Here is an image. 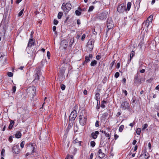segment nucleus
Returning <instances> with one entry per match:
<instances>
[{"label":"nucleus","mask_w":159,"mask_h":159,"mask_svg":"<svg viewBox=\"0 0 159 159\" xmlns=\"http://www.w3.org/2000/svg\"><path fill=\"white\" fill-rule=\"evenodd\" d=\"M97 61L96 60H94L92 61L91 63V66H94L97 64Z\"/></svg>","instance_id":"obj_27"},{"label":"nucleus","mask_w":159,"mask_h":159,"mask_svg":"<svg viewBox=\"0 0 159 159\" xmlns=\"http://www.w3.org/2000/svg\"><path fill=\"white\" fill-rule=\"evenodd\" d=\"M73 156L72 155H68L65 159H73Z\"/></svg>","instance_id":"obj_38"},{"label":"nucleus","mask_w":159,"mask_h":159,"mask_svg":"<svg viewBox=\"0 0 159 159\" xmlns=\"http://www.w3.org/2000/svg\"><path fill=\"white\" fill-rule=\"evenodd\" d=\"M24 11V9H23L19 12V13L18 14V16H20L22 15L23 12Z\"/></svg>","instance_id":"obj_43"},{"label":"nucleus","mask_w":159,"mask_h":159,"mask_svg":"<svg viewBox=\"0 0 159 159\" xmlns=\"http://www.w3.org/2000/svg\"><path fill=\"white\" fill-rule=\"evenodd\" d=\"M141 131V129L140 128H138L137 129L136 133L138 135H139Z\"/></svg>","instance_id":"obj_40"},{"label":"nucleus","mask_w":159,"mask_h":159,"mask_svg":"<svg viewBox=\"0 0 159 159\" xmlns=\"http://www.w3.org/2000/svg\"><path fill=\"white\" fill-rule=\"evenodd\" d=\"M107 102V101L105 100H103L102 102L101 103V107L103 108L105 107V106L104 105L105 103H106Z\"/></svg>","instance_id":"obj_25"},{"label":"nucleus","mask_w":159,"mask_h":159,"mask_svg":"<svg viewBox=\"0 0 159 159\" xmlns=\"http://www.w3.org/2000/svg\"><path fill=\"white\" fill-rule=\"evenodd\" d=\"M150 23L148 21V22L146 20L145 21L143 24V30H144V29H145V30L147 31Z\"/></svg>","instance_id":"obj_12"},{"label":"nucleus","mask_w":159,"mask_h":159,"mask_svg":"<svg viewBox=\"0 0 159 159\" xmlns=\"http://www.w3.org/2000/svg\"><path fill=\"white\" fill-rule=\"evenodd\" d=\"M9 141L10 142H11L12 141V136H10L9 138Z\"/></svg>","instance_id":"obj_59"},{"label":"nucleus","mask_w":159,"mask_h":159,"mask_svg":"<svg viewBox=\"0 0 159 159\" xmlns=\"http://www.w3.org/2000/svg\"><path fill=\"white\" fill-rule=\"evenodd\" d=\"M115 60L113 61L111 63L110 65H111V69H112V67H113V66L114 65V64L115 63Z\"/></svg>","instance_id":"obj_50"},{"label":"nucleus","mask_w":159,"mask_h":159,"mask_svg":"<svg viewBox=\"0 0 159 159\" xmlns=\"http://www.w3.org/2000/svg\"><path fill=\"white\" fill-rule=\"evenodd\" d=\"M99 121H96L95 124V126H96V127H98L99 126Z\"/></svg>","instance_id":"obj_55"},{"label":"nucleus","mask_w":159,"mask_h":159,"mask_svg":"<svg viewBox=\"0 0 159 159\" xmlns=\"http://www.w3.org/2000/svg\"><path fill=\"white\" fill-rule=\"evenodd\" d=\"M25 144V141H22L20 143V146L21 148L24 147V145Z\"/></svg>","instance_id":"obj_44"},{"label":"nucleus","mask_w":159,"mask_h":159,"mask_svg":"<svg viewBox=\"0 0 159 159\" xmlns=\"http://www.w3.org/2000/svg\"><path fill=\"white\" fill-rule=\"evenodd\" d=\"M47 56L48 59H49L50 57V54L49 51H48L47 52Z\"/></svg>","instance_id":"obj_56"},{"label":"nucleus","mask_w":159,"mask_h":159,"mask_svg":"<svg viewBox=\"0 0 159 159\" xmlns=\"http://www.w3.org/2000/svg\"><path fill=\"white\" fill-rule=\"evenodd\" d=\"M78 10H79L81 12V11H86V9L85 8H82L80 7H78Z\"/></svg>","instance_id":"obj_33"},{"label":"nucleus","mask_w":159,"mask_h":159,"mask_svg":"<svg viewBox=\"0 0 159 159\" xmlns=\"http://www.w3.org/2000/svg\"><path fill=\"white\" fill-rule=\"evenodd\" d=\"M87 118L83 114H80L79 116V121L80 124L82 126H84L86 123Z\"/></svg>","instance_id":"obj_4"},{"label":"nucleus","mask_w":159,"mask_h":159,"mask_svg":"<svg viewBox=\"0 0 159 159\" xmlns=\"http://www.w3.org/2000/svg\"><path fill=\"white\" fill-rule=\"evenodd\" d=\"M134 83L136 84L141 83V80L140 77V73L138 72L136 75L134 80Z\"/></svg>","instance_id":"obj_9"},{"label":"nucleus","mask_w":159,"mask_h":159,"mask_svg":"<svg viewBox=\"0 0 159 159\" xmlns=\"http://www.w3.org/2000/svg\"><path fill=\"white\" fill-rule=\"evenodd\" d=\"M77 116V112L76 111L74 110L72 111L69 116V120L73 122L76 118Z\"/></svg>","instance_id":"obj_5"},{"label":"nucleus","mask_w":159,"mask_h":159,"mask_svg":"<svg viewBox=\"0 0 159 159\" xmlns=\"http://www.w3.org/2000/svg\"><path fill=\"white\" fill-rule=\"evenodd\" d=\"M117 10L120 13H123L125 11H126L127 9L125 6L123 4H121L118 6Z\"/></svg>","instance_id":"obj_7"},{"label":"nucleus","mask_w":159,"mask_h":159,"mask_svg":"<svg viewBox=\"0 0 159 159\" xmlns=\"http://www.w3.org/2000/svg\"><path fill=\"white\" fill-rule=\"evenodd\" d=\"M93 153H92L91 154H90V156L89 158V159H92L93 157Z\"/></svg>","instance_id":"obj_60"},{"label":"nucleus","mask_w":159,"mask_h":159,"mask_svg":"<svg viewBox=\"0 0 159 159\" xmlns=\"http://www.w3.org/2000/svg\"><path fill=\"white\" fill-rule=\"evenodd\" d=\"M28 92L30 93L33 96L31 100L32 101H34V97L36 95V90L35 87L34 86H31L29 87L27 89Z\"/></svg>","instance_id":"obj_1"},{"label":"nucleus","mask_w":159,"mask_h":159,"mask_svg":"<svg viewBox=\"0 0 159 159\" xmlns=\"http://www.w3.org/2000/svg\"><path fill=\"white\" fill-rule=\"evenodd\" d=\"M74 39L73 38H71L70 39V43H69V47L70 48V50L71 51V47L74 43Z\"/></svg>","instance_id":"obj_19"},{"label":"nucleus","mask_w":159,"mask_h":159,"mask_svg":"<svg viewBox=\"0 0 159 159\" xmlns=\"http://www.w3.org/2000/svg\"><path fill=\"white\" fill-rule=\"evenodd\" d=\"M61 89L62 90H65V89L66 86L64 84H62L61 85Z\"/></svg>","instance_id":"obj_47"},{"label":"nucleus","mask_w":159,"mask_h":159,"mask_svg":"<svg viewBox=\"0 0 159 159\" xmlns=\"http://www.w3.org/2000/svg\"><path fill=\"white\" fill-rule=\"evenodd\" d=\"M99 134V132L98 131H96L94 132H92L91 134V137L93 139H96L98 136V135Z\"/></svg>","instance_id":"obj_15"},{"label":"nucleus","mask_w":159,"mask_h":159,"mask_svg":"<svg viewBox=\"0 0 159 159\" xmlns=\"http://www.w3.org/2000/svg\"><path fill=\"white\" fill-rule=\"evenodd\" d=\"M134 52L133 51H132L130 53V60H131V58L134 57Z\"/></svg>","instance_id":"obj_35"},{"label":"nucleus","mask_w":159,"mask_h":159,"mask_svg":"<svg viewBox=\"0 0 159 159\" xmlns=\"http://www.w3.org/2000/svg\"><path fill=\"white\" fill-rule=\"evenodd\" d=\"M34 40L33 39H29L28 46L26 49L28 53L29 54H31V53H33V51H32V52H30L29 51H28V50L29 49V47H31L32 46V45L34 44Z\"/></svg>","instance_id":"obj_6"},{"label":"nucleus","mask_w":159,"mask_h":159,"mask_svg":"<svg viewBox=\"0 0 159 159\" xmlns=\"http://www.w3.org/2000/svg\"><path fill=\"white\" fill-rule=\"evenodd\" d=\"M98 153L100 155L99 157L101 158L104 157L105 156V154L102 152V150L101 149L99 150Z\"/></svg>","instance_id":"obj_17"},{"label":"nucleus","mask_w":159,"mask_h":159,"mask_svg":"<svg viewBox=\"0 0 159 159\" xmlns=\"http://www.w3.org/2000/svg\"><path fill=\"white\" fill-rule=\"evenodd\" d=\"M74 143H79V146H80L81 145V142L80 141H79L78 140L77 138H76L75 140H74L73 142Z\"/></svg>","instance_id":"obj_34"},{"label":"nucleus","mask_w":159,"mask_h":159,"mask_svg":"<svg viewBox=\"0 0 159 159\" xmlns=\"http://www.w3.org/2000/svg\"><path fill=\"white\" fill-rule=\"evenodd\" d=\"M94 45H89V44H87V49L86 51L88 52L89 51H91L93 49Z\"/></svg>","instance_id":"obj_16"},{"label":"nucleus","mask_w":159,"mask_h":159,"mask_svg":"<svg viewBox=\"0 0 159 159\" xmlns=\"http://www.w3.org/2000/svg\"><path fill=\"white\" fill-rule=\"evenodd\" d=\"M71 123L70 122V120H69V125L67 128V129L68 130V131H69V130L72 127V126L73 125V123L74 122V121H73H73H71Z\"/></svg>","instance_id":"obj_18"},{"label":"nucleus","mask_w":159,"mask_h":159,"mask_svg":"<svg viewBox=\"0 0 159 159\" xmlns=\"http://www.w3.org/2000/svg\"><path fill=\"white\" fill-rule=\"evenodd\" d=\"M107 17V14L105 12H102L99 15L98 18L101 20L106 19Z\"/></svg>","instance_id":"obj_11"},{"label":"nucleus","mask_w":159,"mask_h":159,"mask_svg":"<svg viewBox=\"0 0 159 159\" xmlns=\"http://www.w3.org/2000/svg\"><path fill=\"white\" fill-rule=\"evenodd\" d=\"M21 135L22 134L20 132L17 131L15 134V136L16 138L18 139L21 137Z\"/></svg>","instance_id":"obj_23"},{"label":"nucleus","mask_w":159,"mask_h":159,"mask_svg":"<svg viewBox=\"0 0 159 159\" xmlns=\"http://www.w3.org/2000/svg\"><path fill=\"white\" fill-rule=\"evenodd\" d=\"M119 137L118 135L116 134H115L114 136V139L115 140L116 139Z\"/></svg>","instance_id":"obj_64"},{"label":"nucleus","mask_w":159,"mask_h":159,"mask_svg":"<svg viewBox=\"0 0 159 159\" xmlns=\"http://www.w3.org/2000/svg\"><path fill=\"white\" fill-rule=\"evenodd\" d=\"M40 71L39 70H38L37 71V72L36 73L35 75V78L34 79V81L35 82H37L39 80V75H40Z\"/></svg>","instance_id":"obj_14"},{"label":"nucleus","mask_w":159,"mask_h":159,"mask_svg":"<svg viewBox=\"0 0 159 159\" xmlns=\"http://www.w3.org/2000/svg\"><path fill=\"white\" fill-rule=\"evenodd\" d=\"M66 70L65 68L64 67H62L60 69V72L62 74H63L64 73L65 70Z\"/></svg>","instance_id":"obj_29"},{"label":"nucleus","mask_w":159,"mask_h":159,"mask_svg":"<svg viewBox=\"0 0 159 159\" xmlns=\"http://www.w3.org/2000/svg\"><path fill=\"white\" fill-rule=\"evenodd\" d=\"M131 3L130 2H128L127 3V10L128 11H129V10L131 6Z\"/></svg>","instance_id":"obj_31"},{"label":"nucleus","mask_w":159,"mask_h":159,"mask_svg":"<svg viewBox=\"0 0 159 159\" xmlns=\"http://www.w3.org/2000/svg\"><path fill=\"white\" fill-rule=\"evenodd\" d=\"M5 152V150L4 149H3L1 151V155H2V157H4V153Z\"/></svg>","instance_id":"obj_49"},{"label":"nucleus","mask_w":159,"mask_h":159,"mask_svg":"<svg viewBox=\"0 0 159 159\" xmlns=\"http://www.w3.org/2000/svg\"><path fill=\"white\" fill-rule=\"evenodd\" d=\"M103 134H105L106 137H108V139H110V136L109 134H107L105 131H103Z\"/></svg>","instance_id":"obj_30"},{"label":"nucleus","mask_w":159,"mask_h":159,"mask_svg":"<svg viewBox=\"0 0 159 159\" xmlns=\"http://www.w3.org/2000/svg\"><path fill=\"white\" fill-rule=\"evenodd\" d=\"M95 98L98 102L100 98V94L98 93H97L95 95Z\"/></svg>","instance_id":"obj_20"},{"label":"nucleus","mask_w":159,"mask_h":159,"mask_svg":"<svg viewBox=\"0 0 159 159\" xmlns=\"http://www.w3.org/2000/svg\"><path fill=\"white\" fill-rule=\"evenodd\" d=\"M91 146L93 147H94L95 145V143L94 141H91L90 142Z\"/></svg>","instance_id":"obj_42"},{"label":"nucleus","mask_w":159,"mask_h":159,"mask_svg":"<svg viewBox=\"0 0 159 159\" xmlns=\"http://www.w3.org/2000/svg\"><path fill=\"white\" fill-rule=\"evenodd\" d=\"M94 8V7L93 6H90L88 11V12H91L92 11Z\"/></svg>","instance_id":"obj_37"},{"label":"nucleus","mask_w":159,"mask_h":159,"mask_svg":"<svg viewBox=\"0 0 159 159\" xmlns=\"http://www.w3.org/2000/svg\"><path fill=\"white\" fill-rule=\"evenodd\" d=\"M123 93H124L125 96H126L127 95V92L126 90H123Z\"/></svg>","instance_id":"obj_61"},{"label":"nucleus","mask_w":159,"mask_h":159,"mask_svg":"<svg viewBox=\"0 0 159 159\" xmlns=\"http://www.w3.org/2000/svg\"><path fill=\"white\" fill-rule=\"evenodd\" d=\"M6 18H7V16H5L4 17V18H3V19H2V21L1 23V24H0V26H1V24L2 23V22L3 21H5L6 20Z\"/></svg>","instance_id":"obj_57"},{"label":"nucleus","mask_w":159,"mask_h":159,"mask_svg":"<svg viewBox=\"0 0 159 159\" xmlns=\"http://www.w3.org/2000/svg\"><path fill=\"white\" fill-rule=\"evenodd\" d=\"M56 26H53V27L52 28V30H53V31H54L55 32V33H57V32L56 31Z\"/></svg>","instance_id":"obj_58"},{"label":"nucleus","mask_w":159,"mask_h":159,"mask_svg":"<svg viewBox=\"0 0 159 159\" xmlns=\"http://www.w3.org/2000/svg\"><path fill=\"white\" fill-rule=\"evenodd\" d=\"M107 77L105 76L102 80V82L103 83V84H105L107 80Z\"/></svg>","instance_id":"obj_39"},{"label":"nucleus","mask_w":159,"mask_h":159,"mask_svg":"<svg viewBox=\"0 0 159 159\" xmlns=\"http://www.w3.org/2000/svg\"><path fill=\"white\" fill-rule=\"evenodd\" d=\"M71 5L70 3L67 2L66 3L64 2L62 4L61 8L65 11L68 13L71 9Z\"/></svg>","instance_id":"obj_3"},{"label":"nucleus","mask_w":159,"mask_h":159,"mask_svg":"<svg viewBox=\"0 0 159 159\" xmlns=\"http://www.w3.org/2000/svg\"><path fill=\"white\" fill-rule=\"evenodd\" d=\"M107 25L108 30L106 31V35H107L109 30H111L114 27L113 22L111 18H108L107 21Z\"/></svg>","instance_id":"obj_2"},{"label":"nucleus","mask_w":159,"mask_h":159,"mask_svg":"<svg viewBox=\"0 0 159 159\" xmlns=\"http://www.w3.org/2000/svg\"><path fill=\"white\" fill-rule=\"evenodd\" d=\"M148 125L147 124H145L143 126V128H142L143 130H144L147 127Z\"/></svg>","instance_id":"obj_45"},{"label":"nucleus","mask_w":159,"mask_h":159,"mask_svg":"<svg viewBox=\"0 0 159 159\" xmlns=\"http://www.w3.org/2000/svg\"><path fill=\"white\" fill-rule=\"evenodd\" d=\"M101 57L100 55H97L96 56V59L97 60H99Z\"/></svg>","instance_id":"obj_62"},{"label":"nucleus","mask_w":159,"mask_h":159,"mask_svg":"<svg viewBox=\"0 0 159 159\" xmlns=\"http://www.w3.org/2000/svg\"><path fill=\"white\" fill-rule=\"evenodd\" d=\"M60 45L61 48H62L66 51L68 45V42L66 40L64 39L61 41Z\"/></svg>","instance_id":"obj_8"},{"label":"nucleus","mask_w":159,"mask_h":159,"mask_svg":"<svg viewBox=\"0 0 159 159\" xmlns=\"http://www.w3.org/2000/svg\"><path fill=\"white\" fill-rule=\"evenodd\" d=\"M124 126L123 125H121L120 126V127H119V131L120 132H121L122 131V130L124 128Z\"/></svg>","instance_id":"obj_36"},{"label":"nucleus","mask_w":159,"mask_h":159,"mask_svg":"<svg viewBox=\"0 0 159 159\" xmlns=\"http://www.w3.org/2000/svg\"><path fill=\"white\" fill-rule=\"evenodd\" d=\"M136 101V98L135 97H134L132 99V103H134Z\"/></svg>","instance_id":"obj_53"},{"label":"nucleus","mask_w":159,"mask_h":159,"mask_svg":"<svg viewBox=\"0 0 159 159\" xmlns=\"http://www.w3.org/2000/svg\"><path fill=\"white\" fill-rule=\"evenodd\" d=\"M85 36H86V35L85 34H84L82 35V36L81 37V39L82 41H84V39L85 37Z\"/></svg>","instance_id":"obj_52"},{"label":"nucleus","mask_w":159,"mask_h":159,"mask_svg":"<svg viewBox=\"0 0 159 159\" xmlns=\"http://www.w3.org/2000/svg\"><path fill=\"white\" fill-rule=\"evenodd\" d=\"M12 152L16 154H18L19 153L20 150L19 149V146L17 145L14 146L12 148Z\"/></svg>","instance_id":"obj_13"},{"label":"nucleus","mask_w":159,"mask_h":159,"mask_svg":"<svg viewBox=\"0 0 159 159\" xmlns=\"http://www.w3.org/2000/svg\"><path fill=\"white\" fill-rule=\"evenodd\" d=\"M90 59L89 58L88 56H85V61L83 63V65L85 63H87L88 62H89V61H90Z\"/></svg>","instance_id":"obj_26"},{"label":"nucleus","mask_w":159,"mask_h":159,"mask_svg":"<svg viewBox=\"0 0 159 159\" xmlns=\"http://www.w3.org/2000/svg\"><path fill=\"white\" fill-rule=\"evenodd\" d=\"M120 75V74L118 72H116L115 74V77L116 78H117Z\"/></svg>","instance_id":"obj_48"},{"label":"nucleus","mask_w":159,"mask_h":159,"mask_svg":"<svg viewBox=\"0 0 159 159\" xmlns=\"http://www.w3.org/2000/svg\"><path fill=\"white\" fill-rule=\"evenodd\" d=\"M14 124V121L12 120H11L10 124H9L8 126V128L10 129H11Z\"/></svg>","instance_id":"obj_21"},{"label":"nucleus","mask_w":159,"mask_h":159,"mask_svg":"<svg viewBox=\"0 0 159 159\" xmlns=\"http://www.w3.org/2000/svg\"><path fill=\"white\" fill-rule=\"evenodd\" d=\"M75 13L77 16H79L81 15V13L79 10H76L75 11Z\"/></svg>","instance_id":"obj_32"},{"label":"nucleus","mask_w":159,"mask_h":159,"mask_svg":"<svg viewBox=\"0 0 159 159\" xmlns=\"http://www.w3.org/2000/svg\"><path fill=\"white\" fill-rule=\"evenodd\" d=\"M94 41L93 39H90L88 42L87 44H89V45H94Z\"/></svg>","instance_id":"obj_24"},{"label":"nucleus","mask_w":159,"mask_h":159,"mask_svg":"<svg viewBox=\"0 0 159 159\" xmlns=\"http://www.w3.org/2000/svg\"><path fill=\"white\" fill-rule=\"evenodd\" d=\"M104 142V139L101 138V139L100 143L103 144Z\"/></svg>","instance_id":"obj_63"},{"label":"nucleus","mask_w":159,"mask_h":159,"mask_svg":"<svg viewBox=\"0 0 159 159\" xmlns=\"http://www.w3.org/2000/svg\"><path fill=\"white\" fill-rule=\"evenodd\" d=\"M62 16V13L61 12H59L58 14V18L59 19H61Z\"/></svg>","instance_id":"obj_41"},{"label":"nucleus","mask_w":159,"mask_h":159,"mask_svg":"<svg viewBox=\"0 0 159 159\" xmlns=\"http://www.w3.org/2000/svg\"><path fill=\"white\" fill-rule=\"evenodd\" d=\"M153 17V16L152 15H151L150 16H149L147 20H146L148 21L149 23H151L152 21V19Z\"/></svg>","instance_id":"obj_22"},{"label":"nucleus","mask_w":159,"mask_h":159,"mask_svg":"<svg viewBox=\"0 0 159 159\" xmlns=\"http://www.w3.org/2000/svg\"><path fill=\"white\" fill-rule=\"evenodd\" d=\"M121 107L122 109L125 110L129 108V103L127 101H125L121 103Z\"/></svg>","instance_id":"obj_10"},{"label":"nucleus","mask_w":159,"mask_h":159,"mask_svg":"<svg viewBox=\"0 0 159 159\" xmlns=\"http://www.w3.org/2000/svg\"><path fill=\"white\" fill-rule=\"evenodd\" d=\"M58 23V21L57 20H54V21H53V23H54V24L56 25H57Z\"/></svg>","instance_id":"obj_51"},{"label":"nucleus","mask_w":159,"mask_h":159,"mask_svg":"<svg viewBox=\"0 0 159 159\" xmlns=\"http://www.w3.org/2000/svg\"><path fill=\"white\" fill-rule=\"evenodd\" d=\"M79 128L77 124H76L74 127V131L75 132H77L78 131Z\"/></svg>","instance_id":"obj_28"},{"label":"nucleus","mask_w":159,"mask_h":159,"mask_svg":"<svg viewBox=\"0 0 159 159\" xmlns=\"http://www.w3.org/2000/svg\"><path fill=\"white\" fill-rule=\"evenodd\" d=\"M12 89L13 92L14 93L15 92V91H16V87L15 86H13L12 87Z\"/></svg>","instance_id":"obj_54"},{"label":"nucleus","mask_w":159,"mask_h":159,"mask_svg":"<svg viewBox=\"0 0 159 159\" xmlns=\"http://www.w3.org/2000/svg\"><path fill=\"white\" fill-rule=\"evenodd\" d=\"M7 75L9 77H12L13 75V73L11 72H8L7 73Z\"/></svg>","instance_id":"obj_46"}]
</instances>
